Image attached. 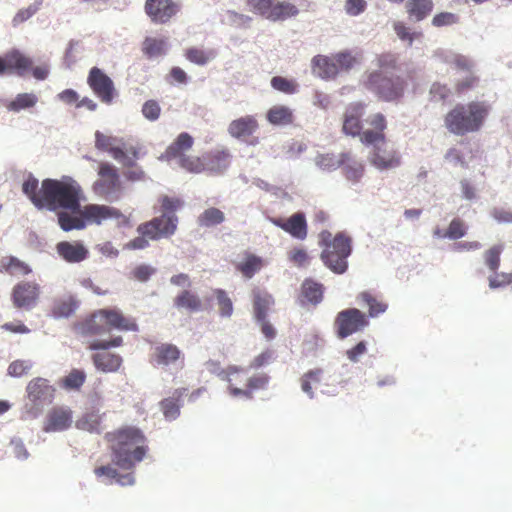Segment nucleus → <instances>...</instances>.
I'll use <instances>...</instances> for the list:
<instances>
[{"mask_svg":"<svg viewBox=\"0 0 512 512\" xmlns=\"http://www.w3.org/2000/svg\"><path fill=\"white\" fill-rule=\"evenodd\" d=\"M274 0H247L250 9L257 14H260L268 19L271 12Z\"/></svg>","mask_w":512,"mask_h":512,"instance_id":"nucleus-59","label":"nucleus"},{"mask_svg":"<svg viewBox=\"0 0 512 512\" xmlns=\"http://www.w3.org/2000/svg\"><path fill=\"white\" fill-rule=\"evenodd\" d=\"M58 254L69 263H79L88 257V249L79 241L59 242L56 246Z\"/></svg>","mask_w":512,"mask_h":512,"instance_id":"nucleus-25","label":"nucleus"},{"mask_svg":"<svg viewBox=\"0 0 512 512\" xmlns=\"http://www.w3.org/2000/svg\"><path fill=\"white\" fill-rule=\"evenodd\" d=\"M430 95L433 100L445 101L451 95V90L446 84L435 82L430 88Z\"/></svg>","mask_w":512,"mask_h":512,"instance_id":"nucleus-64","label":"nucleus"},{"mask_svg":"<svg viewBox=\"0 0 512 512\" xmlns=\"http://www.w3.org/2000/svg\"><path fill=\"white\" fill-rule=\"evenodd\" d=\"M259 128L257 119L252 115L237 118L228 126V133L236 139H245L252 136Z\"/></svg>","mask_w":512,"mask_h":512,"instance_id":"nucleus-24","label":"nucleus"},{"mask_svg":"<svg viewBox=\"0 0 512 512\" xmlns=\"http://www.w3.org/2000/svg\"><path fill=\"white\" fill-rule=\"evenodd\" d=\"M174 306L178 310H185L189 313H196L203 310L201 298L193 291L182 290L173 300Z\"/></svg>","mask_w":512,"mask_h":512,"instance_id":"nucleus-28","label":"nucleus"},{"mask_svg":"<svg viewBox=\"0 0 512 512\" xmlns=\"http://www.w3.org/2000/svg\"><path fill=\"white\" fill-rule=\"evenodd\" d=\"M40 293V287L32 282H20L12 292V301L15 307L30 309L35 306Z\"/></svg>","mask_w":512,"mask_h":512,"instance_id":"nucleus-21","label":"nucleus"},{"mask_svg":"<svg viewBox=\"0 0 512 512\" xmlns=\"http://www.w3.org/2000/svg\"><path fill=\"white\" fill-rule=\"evenodd\" d=\"M369 325L367 315L357 308H348L338 312L334 327L339 339H345L362 331Z\"/></svg>","mask_w":512,"mask_h":512,"instance_id":"nucleus-10","label":"nucleus"},{"mask_svg":"<svg viewBox=\"0 0 512 512\" xmlns=\"http://www.w3.org/2000/svg\"><path fill=\"white\" fill-rule=\"evenodd\" d=\"M340 167H342L345 178L353 183L359 182L365 172L364 164L354 159L350 153H348L347 161H344Z\"/></svg>","mask_w":512,"mask_h":512,"instance_id":"nucleus-40","label":"nucleus"},{"mask_svg":"<svg viewBox=\"0 0 512 512\" xmlns=\"http://www.w3.org/2000/svg\"><path fill=\"white\" fill-rule=\"evenodd\" d=\"M324 286L312 279H306L301 285V296L304 300L313 305L319 304L323 299Z\"/></svg>","mask_w":512,"mask_h":512,"instance_id":"nucleus-34","label":"nucleus"},{"mask_svg":"<svg viewBox=\"0 0 512 512\" xmlns=\"http://www.w3.org/2000/svg\"><path fill=\"white\" fill-rule=\"evenodd\" d=\"M76 427L91 433H100L101 417L94 413L85 414L79 420H77Z\"/></svg>","mask_w":512,"mask_h":512,"instance_id":"nucleus-49","label":"nucleus"},{"mask_svg":"<svg viewBox=\"0 0 512 512\" xmlns=\"http://www.w3.org/2000/svg\"><path fill=\"white\" fill-rule=\"evenodd\" d=\"M166 50V38L146 37L142 43V52L148 58L165 55Z\"/></svg>","mask_w":512,"mask_h":512,"instance_id":"nucleus-41","label":"nucleus"},{"mask_svg":"<svg viewBox=\"0 0 512 512\" xmlns=\"http://www.w3.org/2000/svg\"><path fill=\"white\" fill-rule=\"evenodd\" d=\"M73 422L72 410L68 407L55 406L46 415L43 431L58 432L68 429Z\"/></svg>","mask_w":512,"mask_h":512,"instance_id":"nucleus-20","label":"nucleus"},{"mask_svg":"<svg viewBox=\"0 0 512 512\" xmlns=\"http://www.w3.org/2000/svg\"><path fill=\"white\" fill-rule=\"evenodd\" d=\"M299 13L298 7L289 1L274 0L268 19L272 21L285 20Z\"/></svg>","mask_w":512,"mask_h":512,"instance_id":"nucleus-36","label":"nucleus"},{"mask_svg":"<svg viewBox=\"0 0 512 512\" xmlns=\"http://www.w3.org/2000/svg\"><path fill=\"white\" fill-rule=\"evenodd\" d=\"M270 222L297 240H305L308 235V224L303 212H296L288 218L271 217Z\"/></svg>","mask_w":512,"mask_h":512,"instance_id":"nucleus-17","label":"nucleus"},{"mask_svg":"<svg viewBox=\"0 0 512 512\" xmlns=\"http://www.w3.org/2000/svg\"><path fill=\"white\" fill-rule=\"evenodd\" d=\"M117 141L118 137L106 135L100 131L95 132L96 149L110 153L114 159H119L122 153L120 149L115 146Z\"/></svg>","mask_w":512,"mask_h":512,"instance_id":"nucleus-42","label":"nucleus"},{"mask_svg":"<svg viewBox=\"0 0 512 512\" xmlns=\"http://www.w3.org/2000/svg\"><path fill=\"white\" fill-rule=\"evenodd\" d=\"M185 57L191 63L204 66L216 57V52L214 50H203L191 47L185 51Z\"/></svg>","mask_w":512,"mask_h":512,"instance_id":"nucleus-46","label":"nucleus"},{"mask_svg":"<svg viewBox=\"0 0 512 512\" xmlns=\"http://www.w3.org/2000/svg\"><path fill=\"white\" fill-rule=\"evenodd\" d=\"M142 114L149 121H156L161 114V107L156 100H147L142 106Z\"/></svg>","mask_w":512,"mask_h":512,"instance_id":"nucleus-61","label":"nucleus"},{"mask_svg":"<svg viewBox=\"0 0 512 512\" xmlns=\"http://www.w3.org/2000/svg\"><path fill=\"white\" fill-rule=\"evenodd\" d=\"M348 153H340L335 155L332 153L319 154L315 158L316 165L323 171H333L347 161Z\"/></svg>","mask_w":512,"mask_h":512,"instance_id":"nucleus-43","label":"nucleus"},{"mask_svg":"<svg viewBox=\"0 0 512 512\" xmlns=\"http://www.w3.org/2000/svg\"><path fill=\"white\" fill-rule=\"evenodd\" d=\"M225 221V214L218 208L210 207L205 209L197 219L200 227H213L222 224Z\"/></svg>","mask_w":512,"mask_h":512,"instance_id":"nucleus-44","label":"nucleus"},{"mask_svg":"<svg viewBox=\"0 0 512 512\" xmlns=\"http://www.w3.org/2000/svg\"><path fill=\"white\" fill-rule=\"evenodd\" d=\"M254 315L257 321H264L268 315L270 307L274 304V299L270 293L258 287L252 290Z\"/></svg>","mask_w":512,"mask_h":512,"instance_id":"nucleus-27","label":"nucleus"},{"mask_svg":"<svg viewBox=\"0 0 512 512\" xmlns=\"http://www.w3.org/2000/svg\"><path fill=\"white\" fill-rule=\"evenodd\" d=\"M87 83L93 93L105 104H111L117 95L112 79L98 67L91 68Z\"/></svg>","mask_w":512,"mask_h":512,"instance_id":"nucleus-14","label":"nucleus"},{"mask_svg":"<svg viewBox=\"0 0 512 512\" xmlns=\"http://www.w3.org/2000/svg\"><path fill=\"white\" fill-rule=\"evenodd\" d=\"M38 102V97L34 93H20L18 94L14 100H12L7 108L12 112H20L24 109H29L34 107Z\"/></svg>","mask_w":512,"mask_h":512,"instance_id":"nucleus-45","label":"nucleus"},{"mask_svg":"<svg viewBox=\"0 0 512 512\" xmlns=\"http://www.w3.org/2000/svg\"><path fill=\"white\" fill-rule=\"evenodd\" d=\"M32 67V59L18 50H12L0 56V75L17 74L24 76Z\"/></svg>","mask_w":512,"mask_h":512,"instance_id":"nucleus-18","label":"nucleus"},{"mask_svg":"<svg viewBox=\"0 0 512 512\" xmlns=\"http://www.w3.org/2000/svg\"><path fill=\"white\" fill-rule=\"evenodd\" d=\"M113 462L124 470H131L146 456L149 448L144 433L135 426H123L105 434Z\"/></svg>","mask_w":512,"mask_h":512,"instance_id":"nucleus-1","label":"nucleus"},{"mask_svg":"<svg viewBox=\"0 0 512 512\" xmlns=\"http://www.w3.org/2000/svg\"><path fill=\"white\" fill-rule=\"evenodd\" d=\"M357 300L364 303L368 308V317L375 318L386 312L388 304L382 297L373 294L370 291H363L357 295Z\"/></svg>","mask_w":512,"mask_h":512,"instance_id":"nucleus-31","label":"nucleus"},{"mask_svg":"<svg viewBox=\"0 0 512 512\" xmlns=\"http://www.w3.org/2000/svg\"><path fill=\"white\" fill-rule=\"evenodd\" d=\"M333 58L337 64L338 72L349 71L357 63L358 59L350 51L339 52L333 55Z\"/></svg>","mask_w":512,"mask_h":512,"instance_id":"nucleus-53","label":"nucleus"},{"mask_svg":"<svg viewBox=\"0 0 512 512\" xmlns=\"http://www.w3.org/2000/svg\"><path fill=\"white\" fill-rule=\"evenodd\" d=\"M180 349L171 343H162L154 348L153 360L157 365L168 366L175 363L181 357Z\"/></svg>","mask_w":512,"mask_h":512,"instance_id":"nucleus-29","label":"nucleus"},{"mask_svg":"<svg viewBox=\"0 0 512 512\" xmlns=\"http://www.w3.org/2000/svg\"><path fill=\"white\" fill-rule=\"evenodd\" d=\"M319 246L322 247L320 258L324 265L336 274H343L348 268L347 258L352 252V240L339 232L334 237L328 230L318 235Z\"/></svg>","mask_w":512,"mask_h":512,"instance_id":"nucleus-5","label":"nucleus"},{"mask_svg":"<svg viewBox=\"0 0 512 512\" xmlns=\"http://www.w3.org/2000/svg\"><path fill=\"white\" fill-rule=\"evenodd\" d=\"M363 114L364 105L362 103L349 105L343 114V133L352 137L358 136L361 139V134L363 132L361 119Z\"/></svg>","mask_w":512,"mask_h":512,"instance_id":"nucleus-22","label":"nucleus"},{"mask_svg":"<svg viewBox=\"0 0 512 512\" xmlns=\"http://www.w3.org/2000/svg\"><path fill=\"white\" fill-rule=\"evenodd\" d=\"M186 388L176 389L171 397L165 398L160 402L161 410L168 420L176 419L180 414L179 402L186 393Z\"/></svg>","mask_w":512,"mask_h":512,"instance_id":"nucleus-33","label":"nucleus"},{"mask_svg":"<svg viewBox=\"0 0 512 512\" xmlns=\"http://www.w3.org/2000/svg\"><path fill=\"white\" fill-rule=\"evenodd\" d=\"M58 223L64 231L80 230L85 228V219L77 216H72L67 212H60L58 214Z\"/></svg>","mask_w":512,"mask_h":512,"instance_id":"nucleus-47","label":"nucleus"},{"mask_svg":"<svg viewBox=\"0 0 512 512\" xmlns=\"http://www.w3.org/2000/svg\"><path fill=\"white\" fill-rule=\"evenodd\" d=\"M86 223L101 225L106 220H114L118 227L128 226L129 218L119 209L107 205L88 204L78 211Z\"/></svg>","mask_w":512,"mask_h":512,"instance_id":"nucleus-11","label":"nucleus"},{"mask_svg":"<svg viewBox=\"0 0 512 512\" xmlns=\"http://www.w3.org/2000/svg\"><path fill=\"white\" fill-rule=\"evenodd\" d=\"M219 375L223 380L227 381L228 392L235 398L252 399L253 393L266 389L270 380V377L265 373L247 378L243 374V369L235 365L228 366Z\"/></svg>","mask_w":512,"mask_h":512,"instance_id":"nucleus-6","label":"nucleus"},{"mask_svg":"<svg viewBox=\"0 0 512 512\" xmlns=\"http://www.w3.org/2000/svg\"><path fill=\"white\" fill-rule=\"evenodd\" d=\"M323 371L319 368L313 369L305 373L301 378V388L303 392L313 397L312 384H319Z\"/></svg>","mask_w":512,"mask_h":512,"instance_id":"nucleus-54","label":"nucleus"},{"mask_svg":"<svg viewBox=\"0 0 512 512\" xmlns=\"http://www.w3.org/2000/svg\"><path fill=\"white\" fill-rule=\"evenodd\" d=\"M367 129L361 134V143L365 146L384 144L386 142L387 119L381 112L373 113L366 119Z\"/></svg>","mask_w":512,"mask_h":512,"instance_id":"nucleus-15","label":"nucleus"},{"mask_svg":"<svg viewBox=\"0 0 512 512\" xmlns=\"http://www.w3.org/2000/svg\"><path fill=\"white\" fill-rule=\"evenodd\" d=\"M79 330L85 336H98L112 330L136 332L138 324L133 317L125 315L116 307L102 308L85 318Z\"/></svg>","mask_w":512,"mask_h":512,"instance_id":"nucleus-4","label":"nucleus"},{"mask_svg":"<svg viewBox=\"0 0 512 512\" xmlns=\"http://www.w3.org/2000/svg\"><path fill=\"white\" fill-rule=\"evenodd\" d=\"M92 361L96 369L104 373L116 372L122 365L121 356L110 352L95 353Z\"/></svg>","mask_w":512,"mask_h":512,"instance_id":"nucleus-30","label":"nucleus"},{"mask_svg":"<svg viewBox=\"0 0 512 512\" xmlns=\"http://www.w3.org/2000/svg\"><path fill=\"white\" fill-rule=\"evenodd\" d=\"M267 120L273 125H289L293 123V111L285 105H275L267 112Z\"/></svg>","mask_w":512,"mask_h":512,"instance_id":"nucleus-39","label":"nucleus"},{"mask_svg":"<svg viewBox=\"0 0 512 512\" xmlns=\"http://www.w3.org/2000/svg\"><path fill=\"white\" fill-rule=\"evenodd\" d=\"M86 380V374L83 370L72 369L67 376L61 380V385L67 390L80 389Z\"/></svg>","mask_w":512,"mask_h":512,"instance_id":"nucleus-48","label":"nucleus"},{"mask_svg":"<svg viewBox=\"0 0 512 512\" xmlns=\"http://www.w3.org/2000/svg\"><path fill=\"white\" fill-rule=\"evenodd\" d=\"M467 233V226L460 218H454L446 231H444L443 237H447L452 240L462 238Z\"/></svg>","mask_w":512,"mask_h":512,"instance_id":"nucleus-55","label":"nucleus"},{"mask_svg":"<svg viewBox=\"0 0 512 512\" xmlns=\"http://www.w3.org/2000/svg\"><path fill=\"white\" fill-rule=\"evenodd\" d=\"M76 307V302L71 298L58 300L53 306V315L55 317H69L74 313Z\"/></svg>","mask_w":512,"mask_h":512,"instance_id":"nucleus-56","label":"nucleus"},{"mask_svg":"<svg viewBox=\"0 0 512 512\" xmlns=\"http://www.w3.org/2000/svg\"><path fill=\"white\" fill-rule=\"evenodd\" d=\"M193 145L194 138L189 133L182 132L166 148L165 157L169 160H177L178 166L188 173H204V155L200 157L187 154V152L191 150Z\"/></svg>","mask_w":512,"mask_h":512,"instance_id":"nucleus-8","label":"nucleus"},{"mask_svg":"<svg viewBox=\"0 0 512 512\" xmlns=\"http://www.w3.org/2000/svg\"><path fill=\"white\" fill-rule=\"evenodd\" d=\"M99 178L93 184L95 194L108 198L119 193L122 183L116 167L107 162H101L98 167Z\"/></svg>","mask_w":512,"mask_h":512,"instance_id":"nucleus-13","label":"nucleus"},{"mask_svg":"<svg viewBox=\"0 0 512 512\" xmlns=\"http://www.w3.org/2000/svg\"><path fill=\"white\" fill-rule=\"evenodd\" d=\"M204 173L218 176L224 174L231 165L232 155L227 148H219L204 154Z\"/></svg>","mask_w":512,"mask_h":512,"instance_id":"nucleus-19","label":"nucleus"},{"mask_svg":"<svg viewBox=\"0 0 512 512\" xmlns=\"http://www.w3.org/2000/svg\"><path fill=\"white\" fill-rule=\"evenodd\" d=\"M503 251V245H494L484 253V261L489 270L496 273L500 266V257Z\"/></svg>","mask_w":512,"mask_h":512,"instance_id":"nucleus-51","label":"nucleus"},{"mask_svg":"<svg viewBox=\"0 0 512 512\" xmlns=\"http://www.w3.org/2000/svg\"><path fill=\"white\" fill-rule=\"evenodd\" d=\"M264 266V261L260 256L248 253L243 261L236 265V269L247 279L252 278Z\"/></svg>","mask_w":512,"mask_h":512,"instance_id":"nucleus-38","label":"nucleus"},{"mask_svg":"<svg viewBox=\"0 0 512 512\" xmlns=\"http://www.w3.org/2000/svg\"><path fill=\"white\" fill-rule=\"evenodd\" d=\"M288 259L294 265L298 267H304L308 265L310 257L304 248L296 247L288 252Z\"/></svg>","mask_w":512,"mask_h":512,"instance_id":"nucleus-62","label":"nucleus"},{"mask_svg":"<svg viewBox=\"0 0 512 512\" xmlns=\"http://www.w3.org/2000/svg\"><path fill=\"white\" fill-rule=\"evenodd\" d=\"M458 22L459 16L451 12L438 13L432 19V25L435 27L451 26Z\"/></svg>","mask_w":512,"mask_h":512,"instance_id":"nucleus-63","label":"nucleus"},{"mask_svg":"<svg viewBox=\"0 0 512 512\" xmlns=\"http://www.w3.org/2000/svg\"><path fill=\"white\" fill-rule=\"evenodd\" d=\"M378 145H372L374 148L369 157V161L374 167L379 170H389L400 166L401 156L397 150L383 148Z\"/></svg>","mask_w":512,"mask_h":512,"instance_id":"nucleus-23","label":"nucleus"},{"mask_svg":"<svg viewBox=\"0 0 512 512\" xmlns=\"http://www.w3.org/2000/svg\"><path fill=\"white\" fill-rule=\"evenodd\" d=\"M156 273V268L148 264H140L132 269L130 277L138 282H147Z\"/></svg>","mask_w":512,"mask_h":512,"instance_id":"nucleus-57","label":"nucleus"},{"mask_svg":"<svg viewBox=\"0 0 512 512\" xmlns=\"http://www.w3.org/2000/svg\"><path fill=\"white\" fill-rule=\"evenodd\" d=\"M219 306V313L222 317L229 318L233 314V303L227 292L223 289L213 291Z\"/></svg>","mask_w":512,"mask_h":512,"instance_id":"nucleus-50","label":"nucleus"},{"mask_svg":"<svg viewBox=\"0 0 512 512\" xmlns=\"http://www.w3.org/2000/svg\"><path fill=\"white\" fill-rule=\"evenodd\" d=\"M43 193V208L51 211L65 209L73 213L78 212L81 208L82 188L71 177H63L60 180L44 179Z\"/></svg>","mask_w":512,"mask_h":512,"instance_id":"nucleus-3","label":"nucleus"},{"mask_svg":"<svg viewBox=\"0 0 512 512\" xmlns=\"http://www.w3.org/2000/svg\"><path fill=\"white\" fill-rule=\"evenodd\" d=\"M365 87L384 102H399L406 90V80L398 75H387L383 71H373L367 76Z\"/></svg>","mask_w":512,"mask_h":512,"instance_id":"nucleus-7","label":"nucleus"},{"mask_svg":"<svg viewBox=\"0 0 512 512\" xmlns=\"http://www.w3.org/2000/svg\"><path fill=\"white\" fill-rule=\"evenodd\" d=\"M313 72L323 79L334 78L338 75L337 64L333 58L317 55L312 60Z\"/></svg>","mask_w":512,"mask_h":512,"instance_id":"nucleus-32","label":"nucleus"},{"mask_svg":"<svg viewBox=\"0 0 512 512\" xmlns=\"http://www.w3.org/2000/svg\"><path fill=\"white\" fill-rule=\"evenodd\" d=\"M115 146L122 152L119 159L116 160L122 163L125 167H135V161L139 158V143L132 138L118 137V141Z\"/></svg>","mask_w":512,"mask_h":512,"instance_id":"nucleus-26","label":"nucleus"},{"mask_svg":"<svg viewBox=\"0 0 512 512\" xmlns=\"http://www.w3.org/2000/svg\"><path fill=\"white\" fill-rule=\"evenodd\" d=\"M5 267H6V270L11 275L23 276V275H27L31 272L30 267L26 263L20 261L19 259L15 258V257H10L8 259L7 263H5Z\"/></svg>","mask_w":512,"mask_h":512,"instance_id":"nucleus-58","label":"nucleus"},{"mask_svg":"<svg viewBox=\"0 0 512 512\" xmlns=\"http://www.w3.org/2000/svg\"><path fill=\"white\" fill-rule=\"evenodd\" d=\"M177 222L178 218L174 214L163 213L159 217H154L150 221L140 224L137 227V232L147 236L150 240L156 241L173 235L177 229Z\"/></svg>","mask_w":512,"mask_h":512,"instance_id":"nucleus-12","label":"nucleus"},{"mask_svg":"<svg viewBox=\"0 0 512 512\" xmlns=\"http://www.w3.org/2000/svg\"><path fill=\"white\" fill-rule=\"evenodd\" d=\"M271 86L273 89L284 94H294L298 90V84L295 80L282 76H274L271 79Z\"/></svg>","mask_w":512,"mask_h":512,"instance_id":"nucleus-52","label":"nucleus"},{"mask_svg":"<svg viewBox=\"0 0 512 512\" xmlns=\"http://www.w3.org/2000/svg\"><path fill=\"white\" fill-rule=\"evenodd\" d=\"M22 191L30 199L35 207L38 209H43V182L41 183V188L39 189L38 180L30 175L27 180L24 181L22 185Z\"/></svg>","mask_w":512,"mask_h":512,"instance_id":"nucleus-35","label":"nucleus"},{"mask_svg":"<svg viewBox=\"0 0 512 512\" xmlns=\"http://www.w3.org/2000/svg\"><path fill=\"white\" fill-rule=\"evenodd\" d=\"M144 8L151 21L158 24L169 22L180 11L174 0H146Z\"/></svg>","mask_w":512,"mask_h":512,"instance_id":"nucleus-16","label":"nucleus"},{"mask_svg":"<svg viewBox=\"0 0 512 512\" xmlns=\"http://www.w3.org/2000/svg\"><path fill=\"white\" fill-rule=\"evenodd\" d=\"M41 3L42 0H39L37 3L31 4L27 8L20 9L13 17V25L17 26L31 18L39 10Z\"/></svg>","mask_w":512,"mask_h":512,"instance_id":"nucleus-60","label":"nucleus"},{"mask_svg":"<svg viewBox=\"0 0 512 512\" xmlns=\"http://www.w3.org/2000/svg\"><path fill=\"white\" fill-rule=\"evenodd\" d=\"M26 392L30 404H26L23 418L32 420L42 414L45 405L53 402L56 389L48 379L36 377L29 381Z\"/></svg>","mask_w":512,"mask_h":512,"instance_id":"nucleus-9","label":"nucleus"},{"mask_svg":"<svg viewBox=\"0 0 512 512\" xmlns=\"http://www.w3.org/2000/svg\"><path fill=\"white\" fill-rule=\"evenodd\" d=\"M489 113L490 106L484 101L457 104L445 115V127L457 136L474 133L483 127Z\"/></svg>","mask_w":512,"mask_h":512,"instance_id":"nucleus-2","label":"nucleus"},{"mask_svg":"<svg viewBox=\"0 0 512 512\" xmlns=\"http://www.w3.org/2000/svg\"><path fill=\"white\" fill-rule=\"evenodd\" d=\"M405 7L411 18L421 21L432 12L434 3L432 0H408Z\"/></svg>","mask_w":512,"mask_h":512,"instance_id":"nucleus-37","label":"nucleus"}]
</instances>
